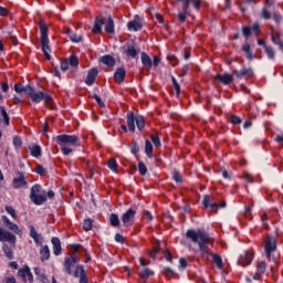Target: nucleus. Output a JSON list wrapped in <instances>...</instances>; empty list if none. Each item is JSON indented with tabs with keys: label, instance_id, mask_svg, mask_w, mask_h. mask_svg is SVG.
<instances>
[{
	"label": "nucleus",
	"instance_id": "f257e3e1",
	"mask_svg": "<svg viewBox=\"0 0 283 283\" xmlns=\"http://www.w3.org/2000/svg\"><path fill=\"white\" fill-rule=\"evenodd\" d=\"M186 238L191 240L193 244H198L202 258H209V244H213V239L209 237L207 231L189 229L186 232Z\"/></svg>",
	"mask_w": 283,
	"mask_h": 283
},
{
	"label": "nucleus",
	"instance_id": "f03ea898",
	"mask_svg": "<svg viewBox=\"0 0 283 283\" xmlns=\"http://www.w3.org/2000/svg\"><path fill=\"white\" fill-rule=\"evenodd\" d=\"M56 143L60 145L63 156H70L74 151V147L81 146V138L76 135H57Z\"/></svg>",
	"mask_w": 283,
	"mask_h": 283
},
{
	"label": "nucleus",
	"instance_id": "7ed1b4c3",
	"mask_svg": "<svg viewBox=\"0 0 283 283\" xmlns=\"http://www.w3.org/2000/svg\"><path fill=\"white\" fill-rule=\"evenodd\" d=\"M28 96H29V98H31V101L33 102V103H36V104H39V103H41V101H44V103L46 104V105H52V103H53V98H52V96H50V95H48V93H43V92H41V91H34V88H29V94H28Z\"/></svg>",
	"mask_w": 283,
	"mask_h": 283
},
{
	"label": "nucleus",
	"instance_id": "20e7f679",
	"mask_svg": "<svg viewBox=\"0 0 283 283\" xmlns=\"http://www.w3.org/2000/svg\"><path fill=\"white\" fill-rule=\"evenodd\" d=\"M41 193V185L35 184L31 187L30 192V200L31 202H34L38 206L43 205V202H48V196H45V192Z\"/></svg>",
	"mask_w": 283,
	"mask_h": 283
},
{
	"label": "nucleus",
	"instance_id": "39448f33",
	"mask_svg": "<svg viewBox=\"0 0 283 283\" xmlns=\"http://www.w3.org/2000/svg\"><path fill=\"white\" fill-rule=\"evenodd\" d=\"M78 262H80V259L74 253H71L70 256H65L64 258V271H65V273H67V275H72V266H74V264H78Z\"/></svg>",
	"mask_w": 283,
	"mask_h": 283
},
{
	"label": "nucleus",
	"instance_id": "423d86ee",
	"mask_svg": "<svg viewBox=\"0 0 283 283\" xmlns=\"http://www.w3.org/2000/svg\"><path fill=\"white\" fill-rule=\"evenodd\" d=\"M0 242H9L12 247L17 245V235H14L12 232L4 230L3 228H0Z\"/></svg>",
	"mask_w": 283,
	"mask_h": 283
},
{
	"label": "nucleus",
	"instance_id": "0eeeda50",
	"mask_svg": "<svg viewBox=\"0 0 283 283\" xmlns=\"http://www.w3.org/2000/svg\"><path fill=\"white\" fill-rule=\"evenodd\" d=\"M277 249V242L273 237H266L265 239V255L268 260H271V254Z\"/></svg>",
	"mask_w": 283,
	"mask_h": 283
},
{
	"label": "nucleus",
	"instance_id": "6e6552de",
	"mask_svg": "<svg viewBox=\"0 0 283 283\" xmlns=\"http://www.w3.org/2000/svg\"><path fill=\"white\" fill-rule=\"evenodd\" d=\"M136 218V210L128 209L122 217V222L124 227H133L134 226V219Z\"/></svg>",
	"mask_w": 283,
	"mask_h": 283
},
{
	"label": "nucleus",
	"instance_id": "1a4fd4ad",
	"mask_svg": "<svg viewBox=\"0 0 283 283\" xmlns=\"http://www.w3.org/2000/svg\"><path fill=\"white\" fill-rule=\"evenodd\" d=\"M13 189H23L28 187V180H25V175L23 172H18V177L12 180Z\"/></svg>",
	"mask_w": 283,
	"mask_h": 283
},
{
	"label": "nucleus",
	"instance_id": "9d476101",
	"mask_svg": "<svg viewBox=\"0 0 283 283\" xmlns=\"http://www.w3.org/2000/svg\"><path fill=\"white\" fill-rule=\"evenodd\" d=\"M233 76L237 78H251L253 76V69L251 67H243L242 70H232Z\"/></svg>",
	"mask_w": 283,
	"mask_h": 283
},
{
	"label": "nucleus",
	"instance_id": "9b49d317",
	"mask_svg": "<svg viewBox=\"0 0 283 283\" xmlns=\"http://www.w3.org/2000/svg\"><path fill=\"white\" fill-rule=\"evenodd\" d=\"M18 275L19 277H22L24 282H34V276L32 275V272L30 271V268L28 265H25L23 269H20L18 271Z\"/></svg>",
	"mask_w": 283,
	"mask_h": 283
},
{
	"label": "nucleus",
	"instance_id": "f8f14e48",
	"mask_svg": "<svg viewBox=\"0 0 283 283\" xmlns=\"http://www.w3.org/2000/svg\"><path fill=\"white\" fill-rule=\"evenodd\" d=\"M253 262V252L245 251L243 254L240 255L238 263L241 266H249V264Z\"/></svg>",
	"mask_w": 283,
	"mask_h": 283
},
{
	"label": "nucleus",
	"instance_id": "ddd939ff",
	"mask_svg": "<svg viewBox=\"0 0 283 283\" xmlns=\"http://www.w3.org/2000/svg\"><path fill=\"white\" fill-rule=\"evenodd\" d=\"M103 25H105V19L103 15H97L93 25V34H101L103 32Z\"/></svg>",
	"mask_w": 283,
	"mask_h": 283
},
{
	"label": "nucleus",
	"instance_id": "4468645a",
	"mask_svg": "<svg viewBox=\"0 0 283 283\" xmlns=\"http://www.w3.org/2000/svg\"><path fill=\"white\" fill-rule=\"evenodd\" d=\"M184 10L186 12H189L191 10V6L195 8V10H200V6L202 4V0H182Z\"/></svg>",
	"mask_w": 283,
	"mask_h": 283
},
{
	"label": "nucleus",
	"instance_id": "2eb2a0df",
	"mask_svg": "<svg viewBox=\"0 0 283 283\" xmlns=\"http://www.w3.org/2000/svg\"><path fill=\"white\" fill-rule=\"evenodd\" d=\"M30 237L34 240L36 247H43V237L36 232L33 226L30 227Z\"/></svg>",
	"mask_w": 283,
	"mask_h": 283
},
{
	"label": "nucleus",
	"instance_id": "dca6fc26",
	"mask_svg": "<svg viewBox=\"0 0 283 283\" xmlns=\"http://www.w3.org/2000/svg\"><path fill=\"white\" fill-rule=\"evenodd\" d=\"M124 54L126 56H129L130 59H136L138 56V51L136 50V46L134 44H126L123 48Z\"/></svg>",
	"mask_w": 283,
	"mask_h": 283
},
{
	"label": "nucleus",
	"instance_id": "f3484780",
	"mask_svg": "<svg viewBox=\"0 0 283 283\" xmlns=\"http://www.w3.org/2000/svg\"><path fill=\"white\" fill-rule=\"evenodd\" d=\"M214 80L218 81V83H223V85H231V82L233 81V76L229 73L226 74H217L214 76Z\"/></svg>",
	"mask_w": 283,
	"mask_h": 283
},
{
	"label": "nucleus",
	"instance_id": "a211bd4d",
	"mask_svg": "<svg viewBox=\"0 0 283 283\" xmlns=\"http://www.w3.org/2000/svg\"><path fill=\"white\" fill-rule=\"evenodd\" d=\"M51 243L53 245V253L54 255H61L63 248L61 247V239L53 237L51 239Z\"/></svg>",
	"mask_w": 283,
	"mask_h": 283
},
{
	"label": "nucleus",
	"instance_id": "6ab92c4d",
	"mask_svg": "<svg viewBox=\"0 0 283 283\" xmlns=\"http://www.w3.org/2000/svg\"><path fill=\"white\" fill-rule=\"evenodd\" d=\"M211 202V197H209V195H205L203 196V201L202 205L203 207L207 209L210 207V211H218V202Z\"/></svg>",
	"mask_w": 283,
	"mask_h": 283
},
{
	"label": "nucleus",
	"instance_id": "aec40b11",
	"mask_svg": "<svg viewBox=\"0 0 283 283\" xmlns=\"http://www.w3.org/2000/svg\"><path fill=\"white\" fill-rule=\"evenodd\" d=\"M96 76H98V70L97 69H91L86 76V85H94V82L96 81Z\"/></svg>",
	"mask_w": 283,
	"mask_h": 283
},
{
	"label": "nucleus",
	"instance_id": "412c9836",
	"mask_svg": "<svg viewBox=\"0 0 283 283\" xmlns=\"http://www.w3.org/2000/svg\"><path fill=\"white\" fill-rule=\"evenodd\" d=\"M99 62L108 67H114L116 65V59L112 55H103L99 57Z\"/></svg>",
	"mask_w": 283,
	"mask_h": 283
},
{
	"label": "nucleus",
	"instance_id": "4be33fe9",
	"mask_svg": "<svg viewBox=\"0 0 283 283\" xmlns=\"http://www.w3.org/2000/svg\"><path fill=\"white\" fill-rule=\"evenodd\" d=\"M125 76H127V72L123 67L117 69L114 73V80L116 83H123L125 81Z\"/></svg>",
	"mask_w": 283,
	"mask_h": 283
},
{
	"label": "nucleus",
	"instance_id": "5701e85b",
	"mask_svg": "<svg viewBox=\"0 0 283 283\" xmlns=\"http://www.w3.org/2000/svg\"><path fill=\"white\" fill-rule=\"evenodd\" d=\"M40 32H41V41L43 43H45L46 41H50V39L48 38L50 30L48 29V25L43 21L40 22Z\"/></svg>",
	"mask_w": 283,
	"mask_h": 283
},
{
	"label": "nucleus",
	"instance_id": "b1692460",
	"mask_svg": "<svg viewBox=\"0 0 283 283\" xmlns=\"http://www.w3.org/2000/svg\"><path fill=\"white\" fill-rule=\"evenodd\" d=\"M127 127L129 132H136V116L132 112L127 114Z\"/></svg>",
	"mask_w": 283,
	"mask_h": 283
},
{
	"label": "nucleus",
	"instance_id": "393cba45",
	"mask_svg": "<svg viewBox=\"0 0 283 283\" xmlns=\"http://www.w3.org/2000/svg\"><path fill=\"white\" fill-rule=\"evenodd\" d=\"M142 63L146 70H151V66L154 65L151 57L145 52H142Z\"/></svg>",
	"mask_w": 283,
	"mask_h": 283
},
{
	"label": "nucleus",
	"instance_id": "a878e982",
	"mask_svg": "<svg viewBox=\"0 0 283 283\" xmlns=\"http://www.w3.org/2000/svg\"><path fill=\"white\" fill-rule=\"evenodd\" d=\"M40 260H41V262H45V261L50 260V247L41 245Z\"/></svg>",
	"mask_w": 283,
	"mask_h": 283
},
{
	"label": "nucleus",
	"instance_id": "bb28decb",
	"mask_svg": "<svg viewBox=\"0 0 283 283\" xmlns=\"http://www.w3.org/2000/svg\"><path fill=\"white\" fill-rule=\"evenodd\" d=\"M41 48L45 59L50 61V53L52 52V50H50V40H46L45 42L41 41Z\"/></svg>",
	"mask_w": 283,
	"mask_h": 283
},
{
	"label": "nucleus",
	"instance_id": "cd10ccee",
	"mask_svg": "<svg viewBox=\"0 0 283 283\" xmlns=\"http://www.w3.org/2000/svg\"><path fill=\"white\" fill-rule=\"evenodd\" d=\"M29 150L31 153V156H33V158H41V146L36 144H32L29 146Z\"/></svg>",
	"mask_w": 283,
	"mask_h": 283
},
{
	"label": "nucleus",
	"instance_id": "c85d7f7f",
	"mask_svg": "<svg viewBox=\"0 0 283 283\" xmlns=\"http://www.w3.org/2000/svg\"><path fill=\"white\" fill-rule=\"evenodd\" d=\"M212 261H213V264H216V266L220 271L224 269V263L222 262V256H220V254L212 253Z\"/></svg>",
	"mask_w": 283,
	"mask_h": 283
},
{
	"label": "nucleus",
	"instance_id": "c756f323",
	"mask_svg": "<svg viewBox=\"0 0 283 283\" xmlns=\"http://www.w3.org/2000/svg\"><path fill=\"white\" fill-rule=\"evenodd\" d=\"M127 28H128V30H134V32H138V30L143 29V23H140L136 20H133V21L128 22Z\"/></svg>",
	"mask_w": 283,
	"mask_h": 283
},
{
	"label": "nucleus",
	"instance_id": "7c9ffc66",
	"mask_svg": "<svg viewBox=\"0 0 283 283\" xmlns=\"http://www.w3.org/2000/svg\"><path fill=\"white\" fill-rule=\"evenodd\" d=\"M138 275L139 277H142V280H149V277L154 275V271L148 268H145L144 270L139 271Z\"/></svg>",
	"mask_w": 283,
	"mask_h": 283
},
{
	"label": "nucleus",
	"instance_id": "2f4dec72",
	"mask_svg": "<svg viewBox=\"0 0 283 283\" xmlns=\"http://www.w3.org/2000/svg\"><path fill=\"white\" fill-rule=\"evenodd\" d=\"M2 251L9 260H14V252L12 251V248H10V245L4 243L2 245Z\"/></svg>",
	"mask_w": 283,
	"mask_h": 283
},
{
	"label": "nucleus",
	"instance_id": "473e14b6",
	"mask_svg": "<svg viewBox=\"0 0 283 283\" xmlns=\"http://www.w3.org/2000/svg\"><path fill=\"white\" fill-rule=\"evenodd\" d=\"M32 88V86L30 85H27V86H23L21 84H15L14 85V91L18 93V94H22V92L25 93V95L28 96L30 90Z\"/></svg>",
	"mask_w": 283,
	"mask_h": 283
},
{
	"label": "nucleus",
	"instance_id": "72a5a7b5",
	"mask_svg": "<svg viewBox=\"0 0 283 283\" xmlns=\"http://www.w3.org/2000/svg\"><path fill=\"white\" fill-rule=\"evenodd\" d=\"M105 32H107V34H114V19H112V17L106 21Z\"/></svg>",
	"mask_w": 283,
	"mask_h": 283
},
{
	"label": "nucleus",
	"instance_id": "f704fd0d",
	"mask_svg": "<svg viewBox=\"0 0 283 283\" xmlns=\"http://www.w3.org/2000/svg\"><path fill=\"white\" fill-rule=\"evenodd\" d=\"M189 14H191V10L187 11L186 9H184V11H179V13L177 14V19L178 21H180V23H185Z\"/></svg>",
	"mask_w": 283,
	"mask_h": 283
},
{
	"label": "nucleus",
	"instance_id": "c9c22d12",
	"mask_svg": "<svg viewBox=\"0 0 283 283\" xmlns=\"http://www.w3.org/2000/svg\"><path fill=\"white\" fill-rule=\"evenodd\" d=\"M241 50H242V52L245 53L247 59H249L250 61L253 60V53L251 52V44H249V43L243 44Z\"/></svg>",
	"mask_w": 283,
	"mask_h": 283
},
{
	"label": "nucleus",
	"instance_id": "e433bc0d",
	"mask_svg": "<svg viewBox=\"0 0 283 283\" xmlns=\"http://www.w3.org/2000/svg\"><path fill=\"white\" fill-rule=\"evenodd\" d=\"M135 123L139 132H143L145 129V118L143 116H135Z\"/></svg>",
	"mask_w": 283,
	"mask_h": 283
},
{
	"label": "nucleus",
	"instance_id": "4c0bfd02",
	"mask_svg": "<svg viewBox=\"0 0 283 283\" xmlns=\"http://www.w3.org/2000/svg\"><path fill=\"white\" fill-rule=\"evenodd\" d=\"M145 154L148 158H151V155L154 154V146L149 139H147L145 143Z\"/></svg>",
	"mask_w": 283,
	"mask_h": 283
},
{
	"label": "nucleus",
	"instance_id": "58836bf2",
	"mask_svg": "<svg viewBox=\"0 0 283 283\" xmlns=\"http://www.w3.org/2000/svg\"><path fill=\"white\" fill-rule=\"evenodd\" d=\"M0 114L3 118V123L6 125H10V115H8V111H6V106H0Z\"/></svg>",
	"mask_w": 283,
	"mask_h": 283
},
{
	"label": "nucleus",
	"instance_id": "ea45409f",
	"mask_svg": "<svg viewBox=\"0 0 283 283\" xmlns=\"http://www.w3.org/2000/svg\"><path fill=\"white\" fill-rule=\"evenodd\" d=\"M85 275H87L85 273V268L83 265H77L75 271H74V277H80L81 279Z\"/></svg>",
	"mask_w": 283,
	"mask_h": 283
},
{
	"label": "nucleus",
	"instance_id": "a19ab883",
	"mask_svg": "<svg viewBox=\"0 0 283 283\" xmlns=\"http://www.w3.org/2000/svg\"><path fill=\"white\" fill-rule=\"evenodd\" d=\"M109 222L112 227H120V219H118V214L116 213L109 216Z\"/></svg>",
	"mask_w": 283,
	"mask_h": 283
},
{
	"label": "nucleus",
	"instance_id": "79ce46f5",
	"mask_svg": "<svg viewBox=\"0 0 283 283\" xmlns=\"http://www.w3.org/2000/svg\"><path fill=\"white\" fill-rule=\"evenodd\" d=\"M35 275L38 276V280L42 283H50V280H48V276L43 273H41V269H35Z\"/></svg>",
	"mask_w": 283,
	"mask_h": 283
},
{
	"label": "nucleus",
	"instance_id": "37998d69",
	"mask_svg": "<svg viewBox=\"0 0 283 283\" xmlns=\"http://www.w3.org/2000/svg\"><path fill=\"white\" fill-rule=\"evenodd\" d=\"M251 3H255V0H243L240 4L239 8L241 12L244 14L247 12V6H251Z\"/></svg>",
	"mask_w": 283,
	"mask_h": 283
},
{
	"label": "nucleus",
	"instance_id": "c03bdc74",
	"mask_svg": "<svg viewBox=\"0 0 283 283\" xmlns=\"http://www.w3.org/2000/svg\"><path fill=\"white\" fill-rule=\"evenodd\" d=\"M7 228L9 229V231H13V233H17V235H21L23 233V231H21L19 227L13 222L7 226Z\"/></svg>",
	"mask_w": 283,
	"mask_h": 283
},
{
	"label": "nucleus",
	"instance_id": "a18cd8bd",
	"mask_svg": "<svg viewBox=\"0 0 283 283\" xmlns=\"http://www.w3.org/2000/svg\"><path fill=\"white\" fill-rule=\"evenodd\" d=\"M261 19H264L265 21L271 19V11H269V8L264 7L261 9Z\"/></svg>",
	"mask_w": 283,
	"mask_h": 283
},
{
	"label": "nucleus",
	"instance_id": "49530a36",
	"mask_svg": "<svg viewBox=\"0 0 283 283\" xmlns=\"http://www.w3.org/2000/svg\"><path fill=\"white\" fill-rule=\"evenodd\" d=\"M256 271L259 273H262L264 275V273H266V262L264 261H260L258 264H256Z\"/></svg>",
	"mask_w": 283,
	"mask_h": 283
},
{
	"label": "nucleus",
	"instance_id": "de8ad7c7",
	"mask_svg": "<svg viewBox=\"0 0 283 283\" xmlns=\"http://www.w3.org/2000/svg\"><path fill=\"white\" fill-rule=\"evenodd\" d=\"M265 54L268 55V59H275V51H273L272 46L264 45Z\"/></svg>",
	"mask_w": 283,
	"mask_h": 283
},
{
	"label": "nucleus",
	"instance_id": "09e8293b",
	"mask_svg": "<svg viewBox=\"0 0 283 283\" xmlns=\"http://www.w3.org/2000/svg\"><path fill=\"white\" fill-rule=\"evenodd\" d=\"M69 65L71 67H78V57L76 55H71L69 57Z\"/></svg>",
	"mask_w": 283,
	"mask_h": 283
},
{
	"label": "nucleus",
	"instance_id": "8fccbe9b",
	"mask_svg": "<svg viewBox=\"0 0 283 283\" xmlns=\"http://www.w3.org/2000/svg\"><path fill=\"white\" fill-rule=\"evenodd\" d=\"M107 167H108V169H111V171L116 172V169H118V164L116 163V159H114V158L109 159L107 163Z\"/></svg>",
	"mask_w": 283,
	"mask_h": 283
},
{
	"label": "nucleus",
	"instance_id": "3c124183",
	"mask_svg": "<svg viewBox=\"0 0 283 283\" xmlns=\"http://www.w3.org/2000/svg\"><path fill=\"white\" fill-rule=\"evenodd\" d=\"M93 222L92 219H85L83 223L84 231H92Z\"/></svg>",
	"mask_w": 283,
	"mask_h": 283
},
{
	"label": "nucleus",
	"instance_id": "603ef678",
	"mask_svg": "<svg viewBox=\"0 0 283 283\" xmlns=\"http://www.w3.org/2000/svg\"><path fill=\"white\" fill-rule=\"evenodd\" d=\"M138 171L140 176H145L147 174V166L145 165V163L143 161L138 163Z\"/></svg>",
	"mask_w": 283,
	"mask_h": 283
},
{
	"label": "nucleus",
	"instance_id": "864d4df0",
	"mask_svg": "<svg viewBox=\"0 0 283 283\" xmlns=\"http://www.w3.org/2000/svg\"><path fill=\"white\" fill-rule=\"evenodd\" d=\"M6 211L7 213H10L13 220H17V210H14V208H12L11 206H6Z\"/></svg>",
	"mask_w": 283,
	"mask_h": 283
},
{
	"label": "nucleus",
	"instance_id": "5fc2aeb1",
	"mask_svg": "<svg viewBox=\"0 0 283 283\" xmlns=\"http://www.w3.org/2000/svg\"><path fill=\"white\" fill-rule=\"evenodd\" d=\"M172 178L175 182H178V184L182 182V175L178 172V170H174Z\"/></svg>",
	"mask_w": 283,
	"mask_h": 283
},
{
	"label": "nucleus",
	"instance_id": "6e6d98bb",
	"mask_svg": "<svg viewBox=\"0 0 283 283\" xmlns=\"http://www.w3.org/2000/svg\"><path fill=\"white\" fill-rule=\"evenodd\" d=\"M62 72H67L70 70V62L67 60H62L60 64Z\"/></svg>",
	"mask_w": 283,
	"mask_h": 283
},
{
	"label": "nucleus",
	"instance_id": "4d7b16f0",
	"mask_svg": "<svg viewBox=\"0 0 283 283\" xmlns=\"http://www.w3.org/2000/svg\"><path fill=\"white\" fill-rule=\"evenodd\" d=\"M70 40H71L73 43H81V41H83V36L72 33V34L70 35Z\"/></svg>",
	"mask_w": 283,
	"mask_h": 283
},
{
	"label": "nucleus",
	"instance_id": "13d9d810",
	"mask_svg": "<svg viewBox=\"0 0 283 283\" xmlns=\"http://www.w3.org/2000/svg\"><path fill=\"white\" fill-rule=\"evenodd\" d=\"M13 145H14L15 149H21L23 142H21V138L19 136H15L13 138Z\"/></svg>",
	"mask_w": 283,
	"mask_h": 283
},
{
	"label": "nucleus",
	"instance_id": "bf43d9fd",
	"mask_svg": "<svg viewBox=\"0 0 283 283\" xmlns=\"http://www.w3.org/2000/svg\"><path fill=\"white\" fill-rule=\"evenodd\" d=\"M174 88L176 90L177 96L180 95V84H178V81H176V77H171Z\"/></svg>",
	"mask_w": 283,
	"mask_h": 283
},
{
	"label": "nucleus",
	"instance_id": "052dcab7",
	"mask_svg": "<svg viewBox=\"0 0 283 283\" xmlns=\"http://www.w3.org/2000/svg\"><path fill=\"white\" fill-rule=\"evenodd\" d=\"M153 144L155 145V147H160V138L158 137V135L153 134L150 136Z\"/></svg>",
	"mask_w": 283,
	"mask_h": 283
},
{
	"label": "nucleus",
	"instance_id": "680f3d73",
	"mask_svg": "<svg viewBox=\"0 0 283 283\" xmlns=\"http://www.w3.org/2000/svg\"><path fill=\"white\" fill-rule=\"evenodd\" d=\"M35 172L39 174V176H45L48 174V170H45L41 165H38L35 168Z\"/></svg>",
	"mask_w": 283,
	"mask_h": 283
},
{
	"label": "nucleus",
	"instance_id": "e2e57ef3",
	"mask_svg": "<svg viewBox=\"0 0 283 283\" xmlns=\"http://www.w3.org/2000/svg\"><path fill=\"white\" fill-rule=\"evenodd\" d=\"M242 34L245 36V39H249L251 36V28L250 27H243L242 28Z\"/></svg>",
	"mask_w": 283,
	"mask_h": 283
},
{
	"label": "nucleus",
	"instance_id": "0e129e2a",
	"mask_svg": "<svg viewBox=\"0 0 283 283\" xmlns=\"http://www.w3.org/2000/svg\"><path fill=\"white\" fill-rule=\"evenodd\" d=\"M230 123H232V125H240V123H242V119H240L239 116H231L230 117Z\"/></svg>",
	"mask_w": 283,
	"mask_h": 283
},
{
	"label": "nucleus",
	"instance_id": "69168bd1",
	"mask_svg": "<svg viewBox=\"0 0 283 283\" xmlns=\"http://www.w3.org/2000/svg\"><path fill=\"white\" fill-rule=\"evenodd\" d=\"M281 39H280V33H274L272 34V42L274 43V45H277V43H281Z\"/></svg>",
	"mask_w": 283,
	"mask_h": 283
},
{
	"label": "nucleus",
	"instance_id": "338daca9",
	"mask_svg": "<svg viewBox=\"0 0 283 283\" xmlns=\"http://www.w3.org/2000/svg\"><path fill=\"white\" fill-rule=\"evenodd\" d=\"M273 17V21H275V23H280L282 21V15L280 14V12H274L272 14Z\"/></svg>",
	"mask_w": 283,
	"mask_h": 283
},
{
	"label": "nucleus",
	"instance_id": "774afa93",
	"mask_svg": "<svg viewBox=\"0 0 283 283\" xmlns=\"http://www.w3.org/2000/svg\"><path fill=\"white\" fill-rule=\"evenodd\" d=\"M164 273L167 275V277H172V275H176V273L174 272V270H171L170 268H166L164 270Z\"/></svg>",
	"mask_w": 283,
	"mask_h": 283
}]
</instances>
